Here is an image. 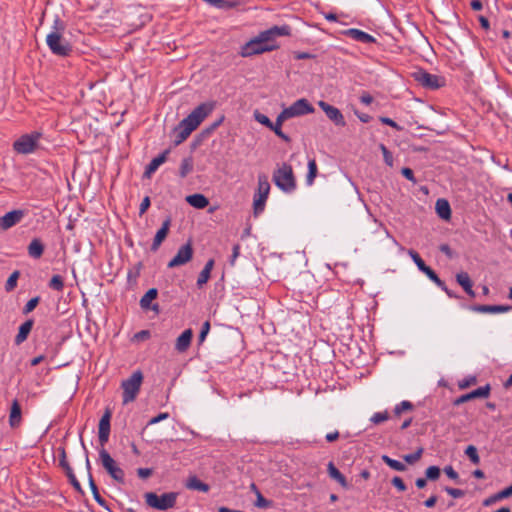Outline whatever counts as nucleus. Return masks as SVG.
Masks as SVG:
<instances>
[{
  "instance_id": "1",
  "label": "nucleus",
  "mask_w": 512,
  "mask_h": 512,
  "mask_svg": "<svg viewBox=\"0 0 512 512\" xmlns=\"http://www.w3.org/2000/svg\"><path fill=\"white\" fill-rule=\"evenodd\" d=\"M290 30L291 28L288 25L273 26L241 46L240 55L250 57L272 51L277 48L274 43L276 37L290 35Z\"/></svg>"
},
{
  "instance_id": "2",
  "label": "nucleus",
  "mask_w": 512,
  "mask_h": 512,
  "mask_svg": "<svg viewBox=\"0 0 512 512\" xmlns=\"http://www.w3.org/2000/svg\"><path fill=\"white\" fill-rule=\"evenodd\" d=\"M214 102H205L197 106L187 117L175 127V145L183 143L197 129L202 121L213 111Z\"/></svg>"
},
{
  "instance_id": "3",
  "label": "nucleus",
  "mask_w": 512,
  "mask_h": 512,
  "mask_svg": "<svg viewBox=\"0 0 512 512\" xmlns=\"http://www.w3.org/2000/svg\"><path fill=\"white\" fill-rule=\"evenodd\" d=\"M65 25L59 18L54 20L53 30L46 36V43L50 51L59 57H67L72 51V45L63 37Z\"/></svg>"
},
{
  "instance_id": "4",
  "label": "nucleus",
  "mask_w": 512,
  "mask_h": 512,
  "mask_svg": "<svg viewBox=\"0 0 512 512\" xmlns=\"http://www.w3.org/2000/svg\"><path fill=\"white\" fill-rule=\"evenodd\" d=\"M178 496V492H167L160 496L154 492H146L144 499L148 507L165 511L175 507Z\"/></svg>"
},
{
  "instance_id": "5",
  "label": "nucleus",
  "mask_w": 512,
  "mask_h": 512,
  "mask_svg": "<svg viewBox=\"0 0 512 512\" xmlns=\"http://www.w3.org/2000/svg\"><path fill=\"white\" fill-rule=\"evenodd\" d=\"M273 181L275 185L286 193H290L296 188L295 176L292 166L283 163L273 173Z\"/></svg>"
},
{
  "instance_id": "6",
  "label": "nucleus",
  "mask_w": 512,
  "mask_h": 512,
  "mask_svg": "<svg viewBox=\"0 0 512 512\" xmlns=\"http://www.w3.org/2000/svg\"><path fill=\"white\" fill-rule=\"evenodd\" d=\"M143 381V374L140 370L135 371L128 379L123 380V404H128L136 399Z\"/></svg>"
},
{
  "instance_id": "7",
  "label": "nucleus",
  "mask_w": 512,
  "mask_h": 512,
  "mask_svg": "<svg viewBox=\"0 0 512 512\" xmlns=\"http://www.w3.org/2000/svg\"><path fill=\"white\" fill-rule=\"evenodd\" d=\"M42 137V133L34 131L29 134L20 136L14 143L13 149L18 154H30L35 152L39 147V140Z\"/></svg>"
},
{
  "instance_id": "8",
  "label": "nucleus",
  "mask_w": 512,
  "mask_h": 512,
  "mask_svg": "<svg viewBox=\"0 0 512 512\" xmlns=\"http://www.w3.org/2000/svg\"><path fill=\"white\" fill-rule=\"evenodd\" d=\"M269 192H270V184L268 182V177L265 174H259L258 175V189H257L256 194L254 195V200H253V208H254L255 216H257L258 214L263 212Z\"/></svg>"
},
{
  "instance_id": "9",
  "label": "nucleus",
  "mask_w": 512,
  "mask_h": 512,
  "mask_svg": "<svg viewBox=\"0 0 512 512\" xmlns=\"http://www.w3.org/2000/svg\"><path fill=\"white\" fill-rule=\"evenodd\" d=\"M99 458L102 466L111 476V478H113L116 482L123 484L125 480L124 470L118 466L116 461L111 457L105 448H101L99 450Z\"/></svg>"
},
{
  "instance_id": "10",
  "label": "nucleus",
  "mask_w": 512,
  "mask_h": 512,
  "mask_svg": "<svg viewBox=\"0 0 512 512\" xmlns=\"http://www.w3.org/2000/svg\"><path fill=\"white\" fill-rule=\"evenodd\" d=\"M412 78L426 89L435 90L445 84L443 77L438 75L430 74L426 70L418 69L411 74Z\"/></svg>"
},
{
  "instance_id": "11",
  "label": "nucleus",
  "mask_w": 512,
  "mask_h": 512,
  "mask_svg": "<svg viewBox=\"0 0 512 512\" xmlns=\"http://www.w3.org/2000/svg\"><path fill=\"white\" fill-rule=\"evenodd\" d=\"M408 254L411 256L412 260L418 267L420 271H422L431 281H433L438 287H440L442 290H446V285L444 281H442L438 275L435 273L433 269H431L429 266L425 264L423 259L420 257V255L414 251L409 250Z\"/></svg>"
},
{
  "instance_id": "12",
  "label": "nucleus",
  "mask_w": 512,
  "mask_h": 512,
  "mask_svg": "<svg viewBox=\"0 0 512 512\" xmlns=\"http://www.w3.org/2000/svg\"><path fill=\"white\" fill-rule=\"evenodd\" d=\"M193 253V246L189 241L178 249L176 255L169 261L167 265L168 268H175L187 264L191 261Z\"/></svg>"
},
{
  "instance_id": "13",
  "label": "nucleus",
  "mask_w": 512,
  "mask_h": 512,
  "mask_svg": "<svg viewBox=\"0 0 512 512\" xmlns=\"http://www.w3.org/2000/svg\"><path fill=\"white\" fill-rule=\"evenodd\" d=\"M286 114L292 118L296 116L306 115L314 112V107L308 102V100L302 98L295 101L291 106L285 108Z\"/></svg>"
},
{
  "instance_id": "14",
  "label": "nucleus",
  "mask_w": 512,
  "mask_h": 512,
  "mask_svg": "<svg viewBox=\"0 0 512 512\" xmlns=\"http://www.w3.org/2000/svg\"><path fill=\"white\" fill-rule=\"evenodd\" d=\"M112 412L109 408H106L102 415L99 426H98V438L101 446L103 447L109 440L110 435V420Z\"/></svg>"
},
{
  "instance_id": "15",
  "label": "nucleus",
  "mask_w": 512,
  "mask_h": 512,
  "mask_svg": "<svg viewBox=\"0 0 512 512\" xmlns=\"http://www.w3.org/2000/svg\"><path fill=\"white\" fill-rule=\"evenodd\" d=\"M319 107L325 112L326 116L337 126L344 127L346 125L345 119L341 111L328 104L325 101L318 102Z\"/></svg>"
},
{
  "instance_id": "16",
  "label": "nucleus",
  "mask_w": 512,
  "mask_h": 512,
  "mask_svg": "<svg viewBox=\"0 0 512 512\" xmlns=\"http://www.w3.org/2000/svg\"><path fill=\"white\" fill-rule=\"evenodd\" d=\"M491 387L489 384L479 387L467 394L461 395L453 401L454 406H459L465 402L476 398H487L490 395Z\"/></svg>"
},
{
  "instance_id": "17",
  "label": "nucleus",
  "mask_w": 512,
  "mask_h": 512,
  "mask_svg": "<svg viewBox=\"0 0 512 512\" xmlns=\"http://www.w3.org/2000/svg\"><path fill=\"white\" fill-rule=\"evenodd\" d=\"M25 216V212L23 210H12L2 217H0V229L8 230L11 227L18 224L23 217Z\"/></svg>"
},
{
  "instance_id": "18",
  "label": "nucleus",
  "mask_w": 512,
  "mask_h": 512,
  "mask_svg": "<svg viewBox=\"0 0 512 512\" xmlns=\"http://www.w3.org/2000/svg\"><path fill=\"white\" fill-rule=\"evenodd\" d=\"M170 226H171V218L167 217L163 221L161 228L157 231V233L154 237L153 243L151 245L152 251L155 252L159 249L160 245L162 244V242L165 240V238L168 235Z\"/></svg>"
},
{
  "instance_id": "19",
  "label": "nucleus",
  "mask_w": 512,
  "mask_h": 512,
  "mask_svg": "<svg viewBox=\"0 0 512 512\" xmlns=\"http://www.w3.org/2000/svg\"><path fill=\"white\" fill-rule=\"evenodd\" d=\"M22 422V409L19 401L14 399L9 413V425L12 429L18 428Z\"/></svg>"
},
{
  "instance_id": "20",
  "label": "nucleus",
  "mask_w": 512,
  "mask_h": 512,
  "mask_svg": "<svg viewBox=\"0 0 512 512\" xmlns=\"http://www.w3.org/2000/svg\"><path fill=\"white\" fill-rule=\"evenodd\" d=\"M343 34L357 42H361V43H375L376 42V39L375 37H373L372 35L362 31V30H359V29H356V28H350V29H347L343 32Z\"/></svg>"
},
{
  "instance_id": "21",
  "label": "nucleus",
  "mask_w": 512,
  "mask_h": 512,
  "mask_svg": "<svg viewBox=\"0 0 512 512\" xmlns=\"http://www.w3.org/2000/svg\"><path fill=\"white\" fill-rule=\"evenodd\" d=\"M192 338V329H186L185 331H183L181 335H179L178 338L176 339L175 350L178 353L186 352L191 345Z\"/></svg>"
},
{
  "instance_id": "22",
  "label": "nucleus",
  "mask_w": 512,
  "mask_h": 512,
  "mask_svg": "<svg viewBox=\"0 0 512 512\" xmlns=\"http://www.w3.org/2000/svg\"><path fill=\"white\" fill-rule=\"evenodd\" d=\"M77 330L81 337L96 338L99 327L97 322H77Z\"/></svg>"
},
{
  "instance_id": "23",
  "label": "nucleus",
  "mask_w": 512,
  "mask_h": 512,
  "mask_svg": "<svg viewBox=\"0 0 512 512\" xmlns=\"http://www.w3.org/2000/svg\"><path fill=\"white\" fill-rule=\"evenodd\" d=\"M290 117L286 114V112L283 110L276 118V121L275 123L272 122V128H270V130H272L278 137H280L282 140H284L285 142H290V137L288 135H286L281 127H282V124L287 120L289 119Z\"/></svg>"
},
{
  "instance_id": "24",
  "label": "nucleus",
  "mask_w": 512,
  "mask_h": 512,
  "mask_svg": "<svg viewBox=\"0 0 512 512\" xmlns=\"http://www.w3.org/2000/svg\"><path fill=\"white\" fill-rule=\"evenodd\" d=\"M169 152H170L169 150H165L163 153H161L157 157L153 158L145 169L144 177L150 178L152 176V174L156 172V170L159 168V166L162 165L166 161L167 155L169 154Z\"/></svg>"
},
{
  "instance_id": "25",
  "label": "nucleus",
  "mask_w": 512,
  "mask_h": 512,
  "mask_svg": "<svg viewBox=\"0 0 512 512\" xmlns=\"http://www.w3.org/2000/svg\"><path fill=\"white\" fill-rule=\"evenodd\" d=\"M157 295H158V290L156 288L149 289L141 298L140 306L145 310H148V309L157 310L158 304L152 305V301L157 298Z\"/></svg>"
},
{
  "instance_id": "26",
  "label": "nucleus",
  "mask_w": 512,
  "mask_h": 512,
  "mask_svg": "<svg viewBox=\"0 0 512 512\" xmlns=\"http://www.w3.org/2000/svg\"><path fill=\"white\" fill-rule=\"evenodd\" d=\"M27 251L31 258L39 259L44 253V244L39 238H34L28 245Z\"/></svg>"
},
{
  "instance_id": "27",
  "label": "nucleus",
  "mask_w": 512,
  "mask_h": 512,
  "mask_svg": "<svg viewBox=\"0 0 512 512\" xmlns=\"http://www.w3.org/2000/svg\"><path fill=\"white\" fill-rule=\"evenodd\" d=\"M186 201L189 205L197 209H204L209 204L208 198L200 193L188 195Z\"/></svg>"
},
{
  "instance_id": "28",
  "label": "nucleus",
  "mask_w": 512,
  "mask_h": 512,
  "mask_svg": "<svg viewBox=\"0 0 512 512\" xmlns=\"http://www.w3.org/2000/svg\"><path fill=\"white\" fill-rule=\"evenodd\" d=\"M436 212L441 219L449 220L451 218L450 204L446 199L440 198L436 201Z\"/></svg>"
},
{
  "instance_id": "29",
  "label": "nucleus",
  "mask_w": 512,
  "mask_h": 512,
  "mask_svg": "<svg viewBox=\"0 0 512 512\" xmlns=\"http://www.w3.org/2000/svg\"><path fill=\"white\" fill-rule=\"evenodd\" d=\"M471 309L480 313H499L510 310V306L505 305H474Z\"/></svg>"
},
{
  "instance_id": "30",
  "label": "nucleus",
  "mask_w": 512,
  "mask_h": 512,
  "mask_svg": "<svg viewBox=\"0 0 512 512\" xmlns=\"http://www.w3.org/2000/svg\"><path fill=\"white\" fill-rule=\"evenodd\" d=\"M186 488L189 490H197L201 492H208L210 490V487L208 484L202 482L197 476L193 475L190 476L185 484Z\"/></svg>"
},
{
  "instance_id": "31",
  "label": "nucleus",
  "mask_w": 512,
  "mask_h": 512,
  "mask_svg": "<svg viewBox=\"0 0 512 512\" xmlns=\"http://www.w3.org/2000/svg\"><path fill=\"white\" fill-rule=\"evenodd\" d=\"M327 472L329 476L337 481L343 488H348V482L346 480V477L335 467L333 462H329L327 465Z\"/></svg>"
},
{
  "instance_id": "32",
  "label": "nucleus",
  "mask_w": 512,
  "mask_h": 512,
  "mask_svg": "<svg viewBox=\"0 0 512 512\" xmlns=\"http://www.w3.org/2000/svg\"><path fill=\"white\" fill-rule=\"evenodd\" d=\"M456 280L460 286L464 289V291L471 297L475 296V293L472 289V281L466 272H461L456 275Z\"/></svg>"
},
{
  "instance_id": "33",
  "label": "nucleus",
  "mask_w": 512,
  "mask_h": 512,
  "mask_svg": "<svg viewBox=\"0 0 512 512\" xmlns=\"http://www.w3.org/2000/svg\"><path fill=\"white\" fill-rule=\"evenodd\" d=\"M510 496H512V484L510 486L506 487L505 489L499 491L498 493L491 495L489 498H487L484 501L483 504H484V506H488V505H491L492 503H495L502 499L508 498Z\"/></svg>"
},
{
  "instance_id": "34",
  "label": "nucleus",
  "mask_w": 512,
  "mask_h": 512,
  "mask_svg": "<svg viewBox=\"0 0 512 512\" xmlns=\"http://www.w3.org/2000/svg\"><path fill=\"white\" fill-rule=\"evenodd\" d=\"M33 323L34 322H23V324L20 326L19 332L15 337V343L17 345L21 344L27 339L29 333L32 330Z\"/></svg>"
},
{
  "instance_id": "35",
  "label": "nucleus",
  "mask_w": 512,
  "mask_h": 512,
  "mask_svg": "<svg viewBox=\"0 0 512 512\" xmlns=\"http://www.w3.org/2000/svg\"><path fill=\"white\" fill-rule=\"evenodd\" d=\"M89 486H90V489L92 491L93 498L95 499V501L100 506L107 508V503H106L105 499L100 495L97 485H96L92 475H89Z\"/></svg>"
},
{
  "instance_id": "36",
  "label": "nucleus",
  "mask_w": 512,
  "mask_h": 512,
  "mask_svg": "<svg viewBox=\"0 0 512 512\" xmlns=\"http://www.w3.org/2000/svg\"><path fill=\"white\" fill-rule=\"evenodd\" d=\"M205 1L216 8L225 9V10L234 8L238 4L237 0H205Z\"/></svg>"
},
{
  "instance_id": "37",
  "label": "nucleus",
  "mask_w": 512,
  "mask_h": 512,
  "mask_svg": "<svg viewBox=\"0 0 512 512\" xmlns=\"http://www.w3.org/2000/svg\"><path fill=\"white\" fill-rule=\"evenodd\" d=\"M317 172H318V168H317V163H316V160L315 159H311L309 160L308 162V173H307V176H306V184L307 185H312L314 183V180L317 176Z\"/></svg>"
},
{
  "instance_id": "38",
  "label": "nucleus",
  "mask_w": 512,
  "mask_h": 512,
  "mask_svg": "<svg viewBox=\"0 0 512 512\" xmlns=\"http://www.w3.org/2000/svg\"><path fill=\"white\" fill-rule=\"evenodd\" d=\"M193 170V160L191 157L184 158L181 162L179 175L181 178H185Z\"/></svg>"
},
{
  "instance_id": "39",
  "label": "nucleus",
  "mask_w": 512,
  "mask_h": 512,
  "mask_svg": "<svg viewBox=\"0 0 512 512\" xmlns=\"http://www.w3.org/2000/svg\"><path fill=\"white\" fill-rule=\"evenodd\" d=\"M382 461L385 464H387L390 468H392L396 471L403 472L406 470V466L402 462L392 459L387 455L382 456Z\"/></svg>"
},
{
  "instance_id": "40",
  "label": "nucleus",
  "mask_w": 512,
  "mask_h": 512,
  "mask_svg": "<svg viewBox=\"0 0 512 512\" xmlns=\"http://www.w3.org/2000/svg\"><path fill=\"white\" fill-rule=\"evenodd\" d=\"M465 454L473 464L477 465L480 463V457L477 448L474 445L467 446L465 449Z\"/></svg>"
},
{
  "instance_id": "41",
  "label": "nucleus",
  "mask_w": 512,
  "mask_h": 512,
  "mask_svg": "<svg viewBox=\"0 0 512 512\" xmlns=\"http://www.w3.org/2000/svg\"><path fill=\"white\" fill-rule=\"evenodd\" d=\"M441 470L438 466H429L425 471L427 480L436 481L439 479Z\"/></svg>"
},
{
  "instance_id": "42",
  "label": "nucleus",
  "mask_w": 512,
  "mask_h": 512,
  "mask_svg": "<svg viewBox=\"0 0 512 512\" xmlns=\"http://www.w3.org/2000/svg\"><path fill=\"white\" fill-rule=\"evenodd\" d=\"M20 276V272L18 270L14 271L9 278L7 279L5 283V289L7 292H10L14 290V288L17 286V280Z\"/></svg>"
},
{
  "instance_id": "43",
  "label": "nucleus",
  "mask_w": 512,
  "mask_h": 512,
  "mask_svg": "<svg viewBox=\"0 0 512 512\" xmlns=\"http://www.w3.org/2000/svg\"><path fill=\"white\" fill-rule=\"evenodd\" d=\"M413 409H414V405L410 401L404 400L400 404L395 406L393 412L396 416H399V415H401L402 412L411 411Z\"/></svg>"
},
{
  "instance_id": "44",
  "label": "nucleus",
  "mask_w": 512,
  "mask_h": 512,
  "mask_svg": "<svg viewBox=\"0 0 512 512\" xmlns=\"http://www.w3.org/2000/svg\"><path fill=\"white\" fill-rule=\"evenodd\" d=\"M257 499L255 501V506L258 507V508H262V509H267V508H270L273 504V502L271 500H268L266 499L261 493L260 491H257Z\"/></svg>"
},
{
  "instance_id": "45",
  "label": "nucleus",
  "mask_w": 512,
  "mask_h": 512,
  "mask_svg": "<svg viewBox=\"0 0 512 512\" xmlns=\"http://www.w3.org/2000/svg\"><path fill=\"white\" fill-rule=\"evenodd\" d=\"M224 119H225V116L221 115L217 120H215L212 124H210L208 127H206L202 131V134L204 136L211 135L223 123Z\"/></svg>"
},
{
  "instance_id": "46",
  "label": "nucleus",
  "mask_w": 512,
  "mask_h": 512,
  "mask_svg": "<svg viewBox=\"0 0 512 512\" xmlns=\"http://www.w3.org/2000/svg\"><path fill=\"white\" fill-rule=\"evenodd\" d=\"M388 419H389V414L387 411H384V412H377V413L373 414L372 417L370 418V421L375 425H379V424L387 421Z\"/></svg>"
},
{
  "instance_id": "47",
  "label": "nucleus",
  "mask_w": 512,
  "mask_h": 512,
  "mask_svg": "<svg viewBox=\"0 0 512 512\" xmlns=\"http://www.w3.org/2000/svg\"><path fill=\"white\" fill-rule=\"evenodd\" d=\"M423 451H424L423 448L420 447L414 453L404 455L403 458H404L405 462H407L408 464H414L421 458Z\"/></svg>"
},
{
  "instance_id": "48",
  "label": "nucleus",
  "mask_w": 512,
  "mask_h": 512,
  "mask_svg": "<svg viewBox=\"0 0 512 512\" xmlns=\"http://www.w3.org/2000/svg\"><path fill=\"white\" fill-rule=\"evenodd\" d=\"M49 287L54 290L61 291L64 287L62 277L60 275H54L49 282Z\"/></svg>"
},
{
  "instance_id": "49",
  "label": "nucleus",
  "mask_w": 512,
  "mask_h": 512,
  "mask_svg": "<svg viewBox=\"0 0 512 512\" xmlns=\"http://www.w3.org/2000/svg\"><path fill=\"white\" fill-rule=\"evenodd\" d=\"M254 118L257 122L266 126L267 128H272V121L266 115L260 113L259 111L254 112Z\"/></svg>"
},
{
  "instance_id": "50",
  "label": "nucleus",
  "mask_w": 512,
  "mask_h": 512,
  "mask_svg": "<svg viewBox=\"0 0 512 512\" xmlns=\"http://www.w3.org/2000/svg\"><path fill=\"white\" fill-rule=\"evenodd\" d=\"M151 336V333L149 330H142L137 333H135L132 337V341L135 343H140L145 340H148Z\"/></svg>"
},
{
  "instance_id": "51",
  "label": "nucleus",
  "mask_w": 512,
  "mask_h": 512,
  "mask_svg": "<svg viewBox=\"0 0 512 512\" xmlns=\"http://www.w3.org/2000/svg\"><path fill=\"white\" fill-rule=\"evenodd\" d=\"M39 300H40V298H39V297H34V298L30 299V300L26 303V305L24 306V308H23V314H24V315H27V314H29L30 312H32V311L36 308V306L38 305Z\"/></svg>"
},
{
  "instance_id": "52",
  "label": "nucleus",
  "mask_w": 512,
  "mask_h": 512,
  "mask_svg": "<svg viewBox=\"0 0 512 512\" xmlns=\"http://www.w3.org/2000/svg\"><path fill=\"white\" fill-rule=\"evenodd\" d=\"M476 382H477V378L475 376H470L468 378L461 380L459 382L458 386L460 389H466V388L470 387L471 385L476 384Z\"/></svg>"
},
{
  "instance_id": "53",
  "label": "nucleus",
  "mask_w": 512,
  "mask_h": 512,
  "mask_svg": "<svg viewBox=\"0 0 512 512\" xmlns=\"http://www.w3.org/2000/svg\"><path fill=\"white\" fill-rule=\"evenodd\" d=\"M209 278L210 273L202 269L197 279V286L201 288L204 284L208 282Z\"/></svg>"
},
{
  "instance_id": "54",
  "label": "nucleus",
  "mask_w": 512,
  "mask_h": 512,
  "mask_svg": "<svg viewBox=\"0 0 512 512\" xmlns=\"http://www.w3.org/2000/svg\"><path fill=\"white\" fill-rule=\"evenodd\" d=\"M58 452H59V465L64 468L69 464V462L67 461V455H66V450L64 447H60L58 449Z\"/></svg>"
},
{
  "instance_id": "55",
  "label": "nucleus",
  "mask_w": 512,
  "mask_h": 512,
  "mask_svg": "<svg viewBox=\"0 0 512 512\" xmlns=\"http://www.w3.org/2000/svg\"><path fill=\"white\" fill-rule=\"evenodd\" d=\"M445 491L453 498H461L465 495V491L457 488L446 487Z\"/></svg>"
},
{
  "instance_id": "56",
  "label": "nucleus",
  "mask_w": 512,
  "mask_h": 512,
  "mask_svg": "<svg viewBox=\"0 0 512 512\" xmlns=\"http://www.w3.org/2000/svg\"><path fill=\"white\" fill-rule=\"evenodd\" d=\"M392 485L394 487H396L399 491L403 492L406 490V485L403 481L402 478H400L399 476H395L392 481H391Z\"/></svg>"
},
{
  "instance_id": "57",
  "label": "nucleus",
  "mask_w": 512,
  "mask_h": 512,
  "mask_svg": "<svg viewBox=\"0 0 512 512\" xmlns=\"http://www.w3.org/2000/svg\"><path fill=\"white\" fill-rule=\"evenodd\" d=\"M209 331H210V322H203V326H202V329L200 331L199 338H198L199 343H202L205 340Z\"/></svg>"
},
{
  "instance_id": "58",
  "label": "nucleus",
  "mask_w": 512,
  "mask_h": 512,
  "mask_svg": "<svg viewBox=\"0 0 512 512\" xmlns=\"http://www.w3.org/2000/svg\"><path fill=\"white\" fill-rule=\"evenodd\" d=\"M380 121L381 123L385 124V125H388L392 128H394L395 130L397 131H400L402 128L394 121L392 120L391 118H388V117H380Z\"/></svg>"
},
{
  "instance_id": "59",
  "label": "nucleus",
  "mask_w": 512,
  "mask_h": 512,
  "mask_svg": "<svg viewBox=\"0 0 512 512\" xmlns=\"http://www.w3.org/2000/svg\"><path fill=\"white\" fill-rule=\"evenodd\" d=\"M153 474V470L151 468H138L137 475L141 479H147Z\"/></svg>"
},
{
  "instance_id": "60",
  "label": "nucleus",
  "mask_w": 512,
  "mask_h": 512,
  "mask_svg": "<svg viewBox=\"0 0 512 512\" xmlns=\"http://www.w3.org/2000/svg\"><path fill=\"white\" fill-rule=\"evenodd\" d=\"M401 174L406 178L408 179L409 181L413 182V183H416V179L414 177V173L412 171V169L408 168V167H404L401 169Z\"/></svg>"
},
{
  "instance_id": "61",
  "label": "nucleus",
  "mask_w": 512,
  "mask_h": 512,
  "mask_svg": "<svg viewBox=\"0 0 512 512\" xmlns=\"http://www.w3.org/2000/svg\"><path fill=\"white\" fill-rule=\"evenodd\" d=\"M150 204V198L148 196L144 197L139 207V214L143 215L150 207Z\"/></svg>"
},
{
  "instance_id": "62",
  "label": "nucleus",
  "mask_w": 512,
  "mask_h": 512,
  "mask_svg": "<svg viewBox=\"0 0 512 512\" xmlns=\"http://www.w3.org/2000/svg\"><path fill=\"white\" fill-rule=\"evenodd\" d=\"M444 472L445 474L452 480H458L459 479V475L458 473L453 469L452 466H446L444 468Z\"/></svg>"
},
{
  "instance_id": "63",
  "label": "nucleus",
  "mask_w": 512,
  "mask_h": 512,
  "mask_svg": "<svg viewBox=\"0 0 512 512\" xmlns=\"http://www.w3.org/2000/svg\"><path fill=\"white\" fill-rule=\"evenodd\" d=\"M68 479H69L70 484L73 486V488H74L77 492H79V493H81V494H84V491H83V489H82V486H81V484L79 483V481L77 480L76 476L70 477V478H68Z\"/></svg>"
},
{
  "instance_id": "64",
  "label": "nucleus",
  "mask_w": 512,
  "mask_h": 512,
  "mask_svg": "<svg viewBox=\"0 0 512 512\" xmlns=\"http://www.w3.org/2000/svg\"><path fill=\"white\" fill-rule=\"evenodd\" d=\"M169 417V414L168 413H160L159 415H157L156 417H153L152 419H150V421L148 422V425H152V424H156L166 418Z\"/></svg>"
}]
</instances>
